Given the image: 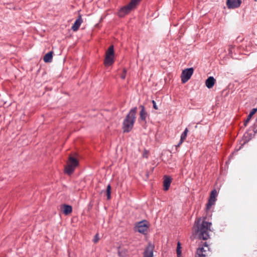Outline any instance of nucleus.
<instances>
[{
	"label": "nucleus",
	"instance_id": "13",
	"mask_svg": "<svg viewBox=\"0 0 257 257\" xmlns=\"http://www.w3.org/2000/svg\"><path fill=\"white\" fill-rule=\"evenodd\" d=\"M114 57L105 56L104 60V65L105 66H109L112 65L114 63Z\"/></svg>",
	"mask_w": 257,
	"mask_h": 257
},
{
	"label": "nucleus",
	"instance_id": "15",
	"mask_svg": "<svg viewBox=\"0 0 257 257\" xmlns=\"http://www.w3.org/2000/svg\"><path fill=\"white\" fill-rule=\"evenodd\" d=\"M75 168H76L75 167L67 163V164L65 168V173L70 175L74 172Z\"/></svg>",
	"mask_w": 257,
	"mask_h": 257
},
{
	"label": "nucleus",
	"instance_id": "11",
	"mask_svg": "<svg viewBox=\"0 0 257 257\" xmlns=\"http://www.w3.org/2000/svg\"><path fill=\"white\" fill-rule=\"evenodd\" d=\"M83 22L81 16L80 15L78 18L76 20L74 24L72 27V30L73 31H76L79 29V28L82 23Z\"/></svg>",
	"mask_w": 257,
	"mask_h": 257
},
{
	"label": "nucleus",
	"instance_id": "26",
	"mask_svg": "<svg viewBox=\"0 0 257 257\" xmlns=\"http://www.w3.org/2000/svg\"><path fill=\"white\" fill-rule=\"evenodd\" d=\"M257 111V108H253L251 111L249 113V115L251 116H252V115L255 114V113Z\"/></svg>",
	"mask_w": 257,
	"mask_h": 257
},
{
	"label": "nucleus",
	"instance_id": "8",
	"mask_svg": "<svg viewBox=\"0 0 257 257\" xmlns=\"http://www.w3.org/2000/svg\"><path fill=\"white\" fill-rule=\"evenodd\" d=\"M148 227L146 221L140 222L137 226L138 232L144 234H146Z\"/></svg>",
	"mask_w": 257,
	"mask_h": 257
},
{
	"label": "nucleus",
	"instance_id": "29",
	"mask_svg": "<svg viewBox=\"0 0 257 257\" xmlns=\"http://www.w3.org/2000/svg\"><path fill=\"white\" fill-rule=\"evenodd\" d=\"M152 103L153 104V107L155 109H158V107L157 106V105H156V103L155 102V101L154 100H153L152 101Z\"/></svg>",
	"mask_w": 257,
	"mask_h": 257
},
{
	"label": "nucleus",
	"instance_id": "31",
	"mask_svg": "<svg viewBox=\"0 0 257 257\" xmlns=\"http://www.w3.org/2000/svg\"><path fill=\"white\" fill-rule=\"evenodd\" d=\"M145 155H146V154H144L143 155V156H144V157H145Z\"/></svg>",
	"mask_w": 257,
	"mask_h": 257
},
{
	"label": "nucleus",
	"instance_id": "12",
	"mask_svg": "<svg viewBox=\"0 0 257 257\" xmlns=\"http://www.w3.org/2000/svg\"><path fill=\"white\" fill-rule=\"evenodd\" d=\"M140 107L141 108V110L140 112V118L145 121L146 122V118L148 116V113L145 110V108L144 105H141Z\"/></svg>",
	"mask_w": 257,
	"mask_h": 257
},
{
	"label": "nucleus",
	"instance_id": "25",
	"mask_svg": "<svg viewBox=\"0 0 257 257\" xmlns=\"http://www.w3.org/2000/svg\"><path fill=\"white\" fill-rule=\"evenodd\" d=\"M251 116H250L249 114L248 115L246 119L244 122V125L245 126H246L248 122L249 121L250 119L251 118Z\"/></svg>",
	"mask_w": 257,
	"mask_h": 257
},
{
	"label": "nucleus",
	"instance_id": "14",
	"mask_svg": "<svg viewBox=\"0 0 257 257\" xmlns=\"http://www.w3.org/2000/svg\"><path fill=\"white\" fill-rule=\"evenodd\" d=\"M215 82V79L213 76L209 77L205 81V84L207 88H212Z\"/></svg>",
	"mask_w": 257,
	"mask_h": 257
},
{
	"label": "nucleus",
	"instance_id": "27",
	"mask_svg": "<svg viewBox=\"0 0 257 257\" xmlns=\"http://www.w3.org/2000/svg\"><path fill=\"white\" fill-rule=\"evenodd\" d=\"M99 240V237H98V234H96L95 236H94V238L93 239V242L94 243H96L98 242Z\"/></svg>",
	"mask_w": 257,
	"mask_h": 257
},
{
	"label": "nucleus",
	"instance_id": "4",
	"mask_svg": "<svg viewBox=\"0 0 257 257\" xmlns=\"http://www.w3.org/2000/svg\"><path fill=\"white\" fill-rule=\"evenodd\" d=\"M210 252L208 245L205 242L197 248L195 257H209Z\"/></svg>",
	"mask_w": 257,
	"mask_h": 257
},
{
	"label": "nucleus",
	"instance_id": "1",
	"mask_svg": "<svg viewBox=\"0 0 257 257\" xmlns=\"http://www.w3.org/2000/svg\"><path fill=\"white\" fill-rule=\"evenodd\" d=\"M195 228V232L200 239L207 240L209 238V232L211 231L210 227L211 223L205 220H202L201 218L198 219Z\"/></svg>",
	"mask_w": 257,
	"mask_h": 257
},
{
	"label": "nucleus",
	"instance_id": "20",
	"mask_svg": "<svg viewBox=\"0 0 257 257\" xmlns=\"http://www.w3.org/2000/svg\"><path fill=\"white\" fill-rule=\"evenodd\" d=\"M105 56H114V52L113 45H111L109 47L107 50L106 51Z\"/></svg>",
	"mask_w": 257,
	"mask_h": 257
},
{
	"label": "nucleus",
	"instance_id": "17",
	"mask_svg": "<svg viewBox=\"0 0 257 257\" xmlns=\"http://www.w3.org/2000/svg\"><path fill=\"white\" fill-rule=\"evenodd\" d=\"M63 212L65 215H68L70 213H71L72 211V206L69 205L63 204Z\"/></svg>",
	"mask_w": 257,
	"mask_h": 257
},
{
	"label": "nucleus",
	"instance_id": "33",
	"mask_svg": "<svg viewBox=\"0 0 257 257\" xmlns=\"http://www.w3.org/2000/svg\"><path fill=\"white\" fill-rule=\"evenodd\" d=\"M256 121H257V117H256Z\"/></svg>",
	"mask_w": 257,
	"mask_h": 257
},
{
	"label": "nucleus",
	"instance_id": "9",
	"mask_svg": "<svg viewBox=\"0 0 257 257\" xmlns=\"http://www.w3.org/2000/svg\"><path fill=\"white\" fill-rule=\"evenodd\" d=\"M154 249V246L150 243L149 244L145 249L144 257H153Z\"/></svg>",
	"mask_w": 257,
	"mask_h": 257
},
{
	"label": "nucleus",
	"instance_id": "28",
	"mask_svg": "<svg viewBox=\"0 0 257 257\" xmlns=\"http://www.w3.org/2000/svg\"><path fill=\"white\" fill-rule=\"evenodd\" d=\"M184 141V140H182V139L180 138V140L179 141V143H178V144L176 146V149H177V148H178V147H179L180 146V145L183 143Z\"/></svg>",
	"mask_w": 257,
	"mask_h": 257
},
{
	"label": "nucleus",
	"instance_id": "19",
	"mask_svg": "<svg viewBox=\"0 0 257 257\" xmlns=\"http://www.w3.org/2000/svg\"><path fill=\"white\" fill-rule=\"evenodd\" d=\"M127 250L124 248L119 247L118 248V254L120 257H125L127 255Z\"/></svg>",
	"mask_w": 257,
	"mask_h": 257
},
{
	"label": "nucleus",
	"instance_id": "23",
	"mask_svg": "<svg viewBox=\"0 0 257 257\" xmlns=\"http://www.w3.org/2000/svg\"><path fill=\"white\" fill-rule=\"evenodd\" d=\"M188 132V130L187 128H186L183 133L181 134V138L182 139V140H185L187 136Z\"/></svg>",
	"mask_w": 257,
	"mask_h": 257
},
{
	"label": "nucleus",
	"instance_id": "5",
	"mask_svg": "<svg viewBox=\"0 0 257 257\" xmlns=\"http://www.w3.org/2000/svg\"><path fill=\"white\" fill-rule=\"evenodd\" d=\"M194 69L192 67L183 70L181 76L182 82L186 83L188 81L192 75Z\"/></svg>",
	"mask_w": 257,
	"mask_h": 257
},
{
	"label": "nucleus",
	"instance_id": "22",
	"mask_svg": "<svg viewBox=\"0 0 257 257\" xmlns=\"http://www.w3.org/2000/svg\"><path fill=\"white\" fill-rule=\"evenodd\" d=\"M181 243L179 241L177 243V249L176 252L177 254V256L180 257L181 254Z\"/></svg>",
	"mask_w": 257,
	"mask_h": 257
},
{
	"label": "nucleus",
	"instance_id": "6",
	"mask_svg": "<svg viewBox=\"0 0 257 257\" xmlns=\"http://www.w3.org/2000/svg\"><path fill=\"white\" fill-rule=\"evenodd\" d=\"M217 196V192L216 189H213L210 194L209 199L207 203L206 204V209L208 210L210 209L211 206L215 204L216 200V197Z\"/></svg>",
	"mask_w": 257,
	"mask_h": 257
},
{
	"label": "nucleus",
	"instance_id": "32",
	"mask_svg": "<svg viewBox=\"0 0 257 257\" xmlns=\"http://www.w3.org/2000/svg\"><path fill=\"white\" fill-rule=\"evenodd\" d=\"M255 2H257V0H254Z\"/></svg>",
	"mask_w": 257,
	"mask_h": 257
},
{
	"label": "nucleus",
	"instance_id": "18",
	"mask_svg": "<svg viewBox=\"0 0 257 257\" xmlns=\"http://www.w3.org/2000/svg\"><path fill=\"white\" fill-rule=\"evenodd\" d=\"M53 59V52L47 53L44 57L43 60L45 62H51Z\"/></svg>",
	"mask_w": 257,
	"mask_h": 257
},
{
	"label": "nucleus",
	"instance_id": "3",
	"mask_svg": "<svg viewBox=\"0 0 257 257\" xmlns=\"http://www.w3.org/2000/svg\"><path fill=\"white\" fill-rule=\"evenodd\" d=\"M142 0H131L128 5L121 8L118 12L119 17H123L135 9Z\"/></svg>",
	"mask_w": 257,
	"mask_h": 257
},
{
	"label": "nucleus",
	"instance_id": "2",
	"mask_svg": "<svg viewBox=\"0 0 257 257\" xmlns=\"http://www.w3.org/2000/svg\"><path fill=\"white\" fill-rule=\"evenodd\" d=\"M137 112V107H134L130 110L129 113L126 116L122 124V129L124 133H128L133 129L136 119Z\"/></svg>",
	"mask_w": 257,
	"mask_h": 257
},
{
	"label": "nucleus",
	"instance_id": "24",
	"mask_svg": "<svg viewBox=\"0 0 257 257\" xmlns=\"http://www.w3.org/2000/svg\"><path fill=\"white\" fill-rule=\"evenodd\" d=\"M126 70L125 68H124L123 69L122 73L120 75V78L122 79H124L125 78V76H126Z\"/></svg>",
	"mask_w": 257,
	"mask_h": 257
},
{
	"label": "nucleus",
	"instance_id": "10",
	"mask_svg": "<svg viewBox=\"0 0 257 257\" xmlns=\"http://www.w3.org/2000/svg\"><path fill=\"white\" fill-rule=\"evenodd\" d=\"M172 182V179L170 177L165 176L164 180L163 181L164 190L167 191L169 189L171 183Z\"/></svg>",
	"mask_w": 257,
	"mask_h": 257
},
{
	"label": "nucleus",
	"instance_id": "16",
	"mask_svg": "<svg viewBox=\"0 0 257 257\" xmlns=\"http://www.w3.org/2000/svg\"><path fill=\"white\" fill-rule=\"evenodd\" d=\"M68 163L76 168V167L79 165V161L77 159L70 156L69 157Z\"/></svg>",
	"mask_w": 257,
	"mask_h": 257
},
{
	"label": "nucleus",
	"instance_id": "7",
	"mask_svg": "<svg viewBox=\"0 0 257 257\" xmlns=\"http://www.w3.org/2000/svg\"><path fill=\"white\" fill-rule=\"evenodd\" d=\"M241 3V0H227L226 5L228 9H233L238 8Z\"/></svg>",
	"mask_w": 257,
	"mask_h": 257
},
{
	"label": "nucleus",
	"instance_id": "21",
	"mask_svg": "<svg viewBox=\"0 0 257 257\" xmlns=\"http://www.w3.org/2000/svg\"><path fill=\"white\" fill-rule=\"evenodd\" d=\"M106 196L107 200H109L111 197V186L108 185L106 188Z\"/></svg>",
	"mask_w": 257,
	"mask_h": 257
},
{
	"label": "nucleus",
	"instance_id": "30",
	"mask_svg": "<svg viewBox=\"0 0 257 257\" xmlns=\"http://www.w3.org/2000/svg\"><path fill=\"white\" fill-rule=\"evenodd\" d=\"M145 155H146V154H144L143 155V156H144V157H145Z\"/></svg>",
	"mask_w": 257,
	"mask_h": 257
}]
</instances>
